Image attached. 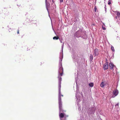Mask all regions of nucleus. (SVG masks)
Here are the masks:
<instances>
[{"label":"nucleus","instance_id":"f257e3e1","mask_svg":"<svg viewBox=\"0 0 120 120\" xmlns=\"http://www.w3.org/2000/svg\"><path fill=\"white\" fill-rule=\"evenodd\" d=\"M64 43L61 46V52L60 53V56L59 57L60 60L59 61V68L58 70L59 72H62L61 73H59L60 75V76H62L63 74V69L62 67V61L63 58V50L64 47Z\"/></svg>","mask_w":120,"mask_h":120},{"label":"nucleus","instance_id":"f03ea898","mask_svg":"<svg viewBox=\"0 0 120 120\" xmlns=\"http://www.w3.org/2000/svg\"><path fill=\"white\" fill-rule=\"evenodd\" d=\"M74 36L75 37L78 38L81 37L85 39H86L87 38L86 31L81 29L75 32L74 34Z\"/></svg>","mask_w":120,"mask_h":120},{"label":"nucleus","instance_id":"7ed1b4c3","mask_svg":"<svg viewBox=\"0 0 120 120\" xmlns=\"http://www.w3.org/2000/svg\"><path fill=\"white\" fill-rule=\"evenodd\" d=\"M60 89L59 91V117L60 120H64L63 119V118H64L65 116V114L64 113H61V112H65L66 111L63 110L62 109V102H61V99L60 98Z\"/></svg>","mask_w":120,"mask_h":120},{"label":"nucleus","instance_id":"20e7f679","mask_svg":"<svg viewBox=\"0 0 120 120\" xmlns=\"http://www.w3.org/2000/svg\"><path fill=\"white\" fill-rule=\"evenodd\" d=\"M72 56L73 59V61L75 63L76 65L79 66L80 63L78 58L79 57L77 55H76L75 52H73Z\"/></svg>","mask_w":120,"mask_h":120},{"label":"nucleus","instance_id":"39448f33","mask_svg":"<svg viewBox=\"0 0 120 120\" xmlns=\"http://www.w3.org/2000/svg\"><path fill=\"white\" fill-rule=\"evenodd\" d=\"M62 72H60L59 73V71H58V80H59V83H58V85H59V89H60V90H61V81L62 80V78L61 77L62 76H60V73H61ZM60 98H61V96H63V95H61V92H60ZM58 101H59V96H58Z\"/></svg>","mask_w":120,"mask_h":120},{"label":"nucleus","instance_id":"423d86ee","mask_svg":"<svg viewBox=\"0 0 120 120\" xmlns=\"http://www.w3.org/2000/svg\"><path fill=\"white\" fill-rule=\"evenodd\" d=\"M96 109V108L94 107H92L89 108V110L88 112V114H93L95 112Z\"/></svg>","mask_w":120,"mask_h":120},{"label":"nucleus","instance_id":"0eeeda50","mask_svg":"<svg viewBox=\"0 0 120 120\" xmlns=\"http://www.w3.org/2000/svg\"><path fill=\"white\" fill-rule=\"evenodd\" d=\"M108 62H106L103 65V68L104 70H106L108 68Z\"/></svg>","mask_w":120,"mask_h":120},{"label":"nucleus","instance_id":"6e6552de","mask_svg":"<svg viewBox=\"0 0 120 120\" xmlns=\"http://www.w3.org/2000/svg\"><path fill=\"white\" fill-rule=\"evenodd\" d=\"M99 54V50L98 49H96L94 50V56H98Z\"/></svg>","mask_w":120,"mask_h":120},{"label":"nucleus","instance_id":"1a4fd4ad","mask_svg":"<svg viewBox=\"0 0 120 120\" xmlns=\"http://www.w3.org/2000/svg\"><path fill=\"white\" fill-rule=\"evenodd\" d=\"M109 66H110V69H112L114 67H115L116 68V69H117L116 68V67L115 66H114L113 64L112 63H110L109 64Z\"/></svg>","mask_w":120,"mask_h":120},{"label":"nucleus","instance_id":"9d476101","mask_svg":"<svg viewBox=\"0 0 120 120\" xmlns=\"http://www.w3.org/2000/svg\"><path fill=\"white\" fill-rule=\"evenodd\" d=\"M118 93V90H115L113 91V94L115 96H116L117 95Z\"/></svg>","mask_w":120,"mask_h":120},{"label":"nucleus","instance_id":"9b49d317","mask_svg":"<svg viewBox=\"0 0 120 120\" xmlns=\"http://www.w3.org/2000/svg\"><path fill=\"white\" fill-rule=\"evenodd\" d=\"M45 4H46V9L47 10L48 12V13H49V10H48V8L49 7V6L47 4V0H45Z\"/></svg>","mask_w":120,"mask_h":120},{"label":"nucleus","instance_id":"f8f14e48","mask_svg":"<svg viewBox=\"0 0 120 120\" xmlns=\"http://www.w3.org/2000/svg\"><path fill=\"white\" fill-rule=\"evenodd\" d=\"M93 59V56L92 54H90V61L91 62Z\"/></svg>","mask_w":120,"mask_h":120},{"label":"nucleus","instance_id":"ddd939ff","mask_svg":"<svg viewBox=\"0 0 120 120\" xmlns=\"http://www.w3.org/2000/svg\"><path fill=\"white\" fill-rule=\"evenodd\" d=\"M100 86L101 87H103L105 86L104 82H102L100 84Z\"/></svg>","mask_w":120,"mask_h":120},{"label":"nucleus","instance_id":"4468645a","mask_svg":"<svg viewBox=\"0 0 120 120\" xmlns=\"http://www.w3.org/2000/svg\"><path fill=\"white\" fill-rule=\"evenodd\" d=\"M89 86L90 87H92L94 86V83L92 82H91L89 84Z\"/></svg>","mask_w":120,"mask_h":120},{"label":"nucleus","instance_id":"2eb2a0df","mask_svg":"<svg viewBox=\"0 0 120 120\" xmlns=\"http://www.w3.org/2000/svg\"><path fill=\"white\" fill-rule=\"evenodd\" d=\"M53 39L54 40L55 39L56 40H57L58 39H59V38L58 36H55L53 38Z\"/></svg>","mask_w":120,"mask_h":120},{"label":"nucleus","instance_id":"dca6fc26","mask_svg":"<svg viewBox=\"0 0 120 120\" xmlns=\"http://www.w3.org/2000/svg\"><path fill=\"white\" fill-rule=\"evenodd\" d=\"M117 12L116 13V15L117 16H118V18L120 17V13L119 12H117Z\"/></svg>","mask_w":120,"mask_h":120},{"label":"nucleus","instance_id":"f3484780","mask_svg":"<svg viewBox=\"0 0 120 120\" xmlns=\"http://www.w3.org/2000/svg\"><path fill=\"white\" fill-rule=\"evenodd\" d=\"M68 116V115H66L65 114V116H64V120H66V117H67Z\"/></svg>","mask_w":120,"mask_h":120},{"label":"nucleus","instance_id":"a211bd4d","mask_svg":"<svg viewBox=\"0 0 120 120\" xmlns=\"http://www.w3.org/2000/svg\"><path fill=\"white\" fill-rule=\"evenodd\" d=\"M111 49L114 52L115 51V50L114 49L112 45L111 46Z\"/></svg>","mask_w":120,"mask_h":120},{"label":"nucleus","instance_id":"6ab92c4d","mask_svg":"<svg viewBox=\"0 0 120 120\" xmlns=\"http://www.w3.org/2000/svg\"><path fill=\"white\" fill-rule=\"evenodd\" d=\"M108 4L109 5H110L111 4V1L110 0H109L108 1Z\"/></svg>","mask_w":120,"mask_h":120},{"label":"nucleus","instance_id":"aec40b11","mask_svg":"<svg viewBox=\"0 0 120 120\" xmlns=\"http://www.w3.org/2000/svg\"><path fill=\"white\" fill-rule=\"evenodd\" d=\"M97 9V8L96 6H95L94 8V11L96 12Z\"/></svg>","mask_w":120,"mask_h":120},{"label":"nucleus","instance_id":"412c9836","mask_svg":"<svg viewBox=\"0 0 120 120\" xmlns=\"http://www.w3.org/2000/svg\"><path fill=\"white\" fill-rule=\"evenodd\" d=\"M116 38L117 40H120V38L118 36Z\"/></svg>","mask_w":120,"mask_h":120},{"label":"nucleus","instance_id":"4be33fe9","mask_svg":"<svg viewBox=\"0 0 120 120\" xmlns=\"http://www.w3.org/2000/svg\"><path fill=\"white\" fill-rule=\"evenodd\" d=\"M105 12H106V5H105Z\"/></svg>","mask_w":120,"mask_h":120},{"label":"nucleus","instance_id":"5701e85b","mask_svg":"<svg viewBox=\"0 0 120 120\" xmlns=\"http://www.w3.org/2000/svg\"><path fill=\"white\" fill-rule=\"evenodd\" d=\"M115 106L117 108L118 107V103Z\"/></svg>","mask_w":120,"mask_h":120},{"label":"nucleus","instance_id":"b1692460","mask_svg":"<svg viewBox=\"0 0 120 120\" xmlns=\"http://www.w3.org/2000/svg\"><path fill=\"white\" fill-rule=\"evenodd\" d=\"M102 29L103 30H105L106 29V28H105V27H102Z\"/></svg>","mask_w":120,"mask_h":120},{"label":"nucleus","instance_id":"393cba45","mask_svg":"<svg viewBox=\"0 0 120 120\" xmlns=\"http://www.w3.org/2000/svg\"><path fill=\"white\" fill-rule=\"evenodd\" d=\"M76 92V94L75 97H76L77 99H78L77 98V94L78 93L77 92V91Z\"/></svg>","mask_w":120,"mask_h":120},{"label":"nucleus","instance_id":"a878e982","mask_svg":"<svg viewBox=\"0 0 120 120\" xmlns=\"http://www.w3.org/2000/svg\"><path fill=\"white\" fill-rule=\"evenodd\" d=\"M63 0H60V3L62 2L63 1Z\"/></svg>","mask_w":120,"mask_h":120},{"label":"nucleus","instance_id":"bb28decb","mask_svg":"<svg viewBox=\"0 0 120 120\" xmlns=\"http://www.w3.org/2000/svg\"><path fill=\"white\" fill-rule=\"evenodd\" d=\"M118 18V16H116L115 18L116 19H117Z\"/></svg>","mask_w":120,"mask_h":120},{"label":"nucleus","instance_id":"cd10ccee","mask_svg":"<svg viewBox=\"0 0 120 120\" xmlns=\"http://www.w3.org/2000/svg\"><path fill=\"white\" fill-rule=\"evenodd\" d=\"M60 39V42H61V43H62V40H61L60 39Z\"/></svg>","mask_w":120,"mask_h":120},{"label":"nucleus","instance_id":"c85d7f7f","mask_svg":"<svg viewBox=\"0 0 120 120\" xmlns=\"http://www.w3.org/2000/svg\"><path fill=\"white\" fill-rule=\"evenodd\" d=\"M76 80V78H75V82H76V84L77 85V81Z\"/></svg>","mask_w":120,"mask_h":120},{"label":"nucleus","instance_id":"c756f323","mask_svg":"<svg viewBox=\"0 0 120 120\" xmlns=\"http://www.w3.org/2000/svg\"><path fill=\"white\" fill-rule=\"evenodd\" d=\"M17 34H19V30H18V32H17Z\"/></svg>","mask_w":120,"mask_h":120},{"label":"nucleus","instance_id":"7c9ffc66","mask_svg":"<svg viewBox=\"0 0 120 120\" xmlns=\"http://www.w3.org/2000/svg\"><path fill=\"white\" fill-rule=\"evenodd\" d=\"M118 18L119 19V20H120V17H118Z\"/></svg>","mask_w":120,"mask_h":120},{"label":"nucleus","instance_id":"2f4dec72","mask_svg":"<svg viewBox=\"0 0 120 120\" xmlns=\"http://www.w3.org/2000/svg\"><path fill=\"white\" fill-rule=\"evenodd\" d=\"M52 3H53V2H54L53 0H52Z\"/></svg>","mask_w":120,"mask_h":120},{"label":"nucleus","instance_id":"473e14b6","mask_svg":"<svg viewBox=\"0 0 120 120\" xmlns=\"http://www.w3.org/2000/svg\"><path fill=\"white\" fill-rule=\"evenodd\" d=\"M102 27H104V26H103V25H102Z\"/></svg>","mask_w":120,"mask_h":120},{"label":"nucleus","instance_id":"72a5a7b5","mask_svg":"<svg viewBox=\"0 0 120 120\" xmlns=\"http://www.w3.org/2000/svg\"><path fill=\"white\" fill-rule=\"evenodd\" d=\"M114 53H113V54H112V55H113V56H114Z\"/></svg>","mask_w":120,"mask_h":120},{"label":"nucleus","instance_id":"f704fd0d","mask_svg":"<svg viewBox=\"0 0 120 120\" xmlns=\"http://www.w3.org/2000/svg\"><path fill=\"white\" fill-rule=\"evenodd\" d=\"M104 26H105V25L104 24Z\"/></svg>","mask_w":120,"mask_h":120}]
</instances>
